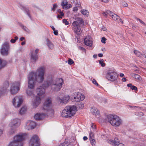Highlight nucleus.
Masks as SVG:
<instances>
[{
    "instance_id": "obj_34",
    "label": "nucleus",
    "mask_w": 146,
    "mask_h": 146,
    "mask_svg": "<svg viewBox=\"0 0 146 146\" xmlns=\"http://www.w3.org/2000/svg\"><path fill=\"white\" fill-rule=\"evenodd\" d=\"M59 146H72V145L67 141H65L61 144Z\"/></svg>"
},
{
    "instance_id": "obj_53",
    "label": "nucleus",
    "mask_w": 146,
    "mask_h": 146,
    "mask_svg": "<svg viewBox=\"0 0 146 146\" xmlns=\"http://www.w3.org/2000/svg\"><path fill=\"white\" fill-rule=\"evenodd\" d=\"M101 1L104 3H107L109 2V0H100Z\"/></svg>"
},
{
    "instance_id": "obj_1",
    "label": "nucleus",
    "mask_w": 146,
    "mask_h": 146,
    "mask_svg": "<svg viewBox=\"0 0 146 146\" xmlns=\"http://www.w3.org/2000/svg\"><path fill=\"white\" fill-rule=\"evenodd\" d=\"M104 121L106 123L109 122L115 127H118L122 123L121 119L115 115H109L106 116Z\"/></svg>"
},
{
    "instance_id": "obj_62",
    "label": "nucleus",
    "mask_w": 146,
    "mask_h": 146,
    "mask_svg": "<svg viewBox=\"0 0 146 146\" xmlns=\"http://www.w3.org/2000/svg\"><path fill=\"white\" fill-rule=\"evenodd\" d=\"M122 80L123 82H125L126 80V79L125 78H123L122 79Z\"/></svg>"
},
{
    "instance_id": "obj_19",
    "label": "nucleus",
    "mask_w": 146,
    "mask_h": 146,
    "mask_svg": "<svg viewBox=\"0 0 146 146\" xmlns=\"http://www.w3.org/2000/svg\"><path fill=\"white\" fill-rule=\"evenodd\" d=\"M36 126V123L33 121H28L26 123V128L28 130L34 129Z\"/></svg>"
},
{
    "instance_id": "obj_8",
    "label": "nucleus",
    "mask_w": 146,
    "mask_h": 146,
    "mask_svg": "<svg viewBox=\"0 0 146 146\" xmlns=\"http://www.w3.org/2000/svg\"><path fill=\"white\" fill-rule=\"evenodd\" d=\"M9 41H5L2 45L0 50L1 54L4 56H8L9 53Z\"/></svg>"
},
{
    "instance_id": "obj_60",
    "label": "nucleus",
    "mask_w": 146,
    "mask_h": 146,
    "mask_svg": "<svg viewBox=\"0 0 146 146\" xmlns=\"http://www.w3.org/2000/svg\"><path fill=\"white\" fill-rule=\"evenodd\" d=\"M25 39V38L23 37H22L20 38V40L21 41H23V40Z\"/></svg>"
},
{
    "instance_id": "obj_23",
    "label": "nucleus",
    "mask_w": 146,
    "mask_h": 146,
    "mask_svg": "<svg viewBox=\"0 0 146 146\" xmlns=\"http://www.w3.org/2000/svg\"><path fill=\"white\" fill-rule=\"evenodd\" d=\"M45 115L44 113H37L35 115L34 118L36 120H40L45 117Z\"/></svg>"
},
{
    "instance_id": "obj_50",
    "label": "nucleus",
    "mask_w": 146,
    "mask_h": 146,
    "mask_svg": "<svg viewBox=\"0 0 146 146\" xmlns=\"http://www.w3.org/2000/svg\"><path fill=\"white\" fill-rule=\"evenodd\" d=\"M57 7V5L56 4H54L53 5V8L52 9V10L53 11H54L55 8Z\"/></svg>"
},
{
    "instance_id": "obj_17",
    "label": "nucleus",
    "mask_w": 146,
    "mask_h": 146,
    "mask_svg": "<svg viewBox=\"0 0 146 146\" xmlns=\"http://www.w3.org/2000/svg\"><path fill=\"white\" fill-rule=\"evenodd\" d=\"M107 13L112 17V19L116 22H119V21L120 22H121L122 23H123L122 20L121 19H119V17L116 14L113 13L111 11H108Z\"/></svg>"
},
{
    "instance_id": "obj_4",
    "label": "nucleus",
    "mask_w": 146,
    "mask_h": 146,
    "mask_svg": "<svg viewBox=\"0 0 146 146\" xmlns=\"http://www.w3.org/2000/svg\"><path fill=\"white\" fill-rule=\"evenodd\" d=\"M76 111V106H67L62 110V116L63 117H70L74 115Z\"/></svg>"
},
{
    "instance_id": "obj_43",
    "label": "nucleus",
    "mask_w": 146,
    "mask_h": 146,
    "mask_svg": "<svg viewBox=\"0 0 146 146\" xmlns=\"http://www.w3.org/2000/svg\"><path fill=\"white\" fill-rule=\"evenodd\" d=\"M68 63L69 65H71L74 63L73 60L71 59H69L68 61Z\"/></svg>"
},
{
    "instance_id": "obj_41",
    "label": "nucleus",
    "mask_w": 146,
    "mask_h": 146,
    "mask_svg": "<svg viewBox=\"0 0 146 146\" xmlns=\"http://www.w3.org/2000/svg\"><path fill=\"white\" fill-rule=\"evenodd\" d=\"M99 63L102 67H104L105 66V64L104 63V60L103 59H101L99 61Z\"/></svg>"
},
{
    "instance_id": "obj_21",
    "label": "nucleus",
    "mask_w": 146,
    "mask_h": 146,
    "mask_svg": "<svg viewBox=\"0 0 146 146\" xmlns=\"http://www.w3.org/2000/svg\"><path fill=\"white\" fill-rule=\"evenodd\" d=\"M41 100L39 97L36 96L33 101V106L34 108H36L40 103Z\"/></svg>"
},
{
    "instance_id": "obj_37",
    "label": "nucleus",
    "mask_w": 146,
    "mask_h": 146,
    "mask_svg": "<svg viewBox=\"0 0 146 146\" xmlns=\"http://www.w3.org/2000/svg\"><path fill=\"white\" fill-rule=\"evenodd\" d=\"M134 53L138 56L140 57L141 56L142 54L139 51L137 50H134Z\"/></svg>"
},
{
    "instance_id": "obj_32",
    "label": "nucleus",
    "mask_w": 146,
    "mask_h": 146,
    "mask_svg": "<svg viewBox=\"0 0 146 146\" xmlns=\"http://www.w3.org/2000/svg\"><path fill=\"white\" fill-rule=\"evenodd\" d=\"M128 87H130V88L132 90H137V88L133 85L131 84H127Z\"/></svg>"
},
{
    "instance_id": "obj_51",
    "label": "nucleus",
    "mask_w": 146,
    "mask_h": 146,
    "mask_svg": "<svg viewBox=\"0 0 146 146\" xmlns=\"http://www.w3.org/2000/svg\"><path fill=\"white\" fill-rule=\"evenodd\" d=\"M136 19L137 20H138L142 24L144 25H145V23H144V22L142 20H140V19L137 18Z\"/></svg>"
},
{
    "instance_id": "obj_10",
    "label": "nucleus",
    "mask_w": 146,
    "mask_h": 146,
    "mask_svg": "<svg viewBox=\"0 0 146 146\" xmlns=\"http://www.w3.org/2000/svg\"><path fill=\"white\" fill-rule=\"evenodd\" d=\"M21 84V82L20 81H16L12 84L10 90L11 94H15L18 92L19 90Z\"/></svg>"
},
{
    "instance_id": "obj_3",
    "label": "nucleus",
    "mask_w": 146,
    "mask_h": 146,
    "mask_svg": "<svg viewBox=\"0 0 146 146\" xmlns=\"http://www.w3.org/2000/svg\"><path fill=\"white\" fill-rule=\"evenodd\" d=\"M44 67H40L37 69L36 72H32L30 74L35 75V77H33V78L36 82L38 83H41L44 79Z\"/></svg>"
},
{
    "instance_id": "obj_14",
    "label": "nucleus",
    "mask_w": 146,
    "mask_h": 146,
    "mask_svg": "<svg viewBox=\"0 0 146 146\" xmlns=\"http://www.w3.org/2000/svg\"><path fill=\"white\" fill-rule=\"evenodd\" d=\"M29 146H40V143L38 137L36 135H34L30 139Z\"/></svg>"
},
{
    "instance_id": "obj_36",
    "label": "nucleus",
    "mask_w": 146,
    "mask_h": 146,
    "mask_svg": "<svg viewBox=\"0 0 146 146\" xmlns=\"http://www.w3.org/2000/svg\"><path fill=\"white\" fill-rule=\"evenodd\" d=\"M90 140L91 144L93 146H94L96 143L95 140L93 138H90Z\"/></svg>"
},
{
    "instance_id": "obj_29",
    "label": "nucleus",
    "mask_w": 146,
    "mask_h": 146,
    "mask_svg": "<svg viewBox=\"0 0 146 146\" xmlns=\"http://www.w3.org/2000/svg\"><path fill=\"white\" fill-rule=\"evenodd\" d=\"M31 58L33 62H35L38 59L37 55L35 54L33 52V51L31 55Z\"/></svg>"
},
{
    "instance_id": "obj_45",
    "label": "nucleus",
    "mask_w": 146,
    "mask_h": 146,
    "mask_svg": "<svg viewBox=\"0 0 146 146\" xmlns=\"http://www.w3.org/2000/svg\"><path fill=\"white\" fill-rule=\"evenodd\" d=\"M122 5L125 7H127L128 6V4L125 1H123L121 3Z\"/></svg>"
},
{
    "instance_id": "obj_6",
    "label": "nucleus",
    "mask_w": 146,
    "mask_h": 146,
    "mask_svg": "<svg viewBox=\"0 0 146 146\" xmlns=\"http://www.w3.org/2000/svg\"><path fill=\"white\" fill-rule=\"evenodd\" d=\"M76 21L72 23L73 26V29L76 33L78 35H80L82 33L80 25L82 26L84 25V22L83 19L81 18L78 17L76 18Z\"/></svg>"
},
{
    "instance_id": "obj_16",
    "label": "nucleus",
    "mask_w": 146,
    "mask_h": 146,
    "mask_svg": "<svg viewBox=\"0 0 146 146\" xmlns=\"http://www.w3.org/2000/svg\"><path fill=\"white\" fill-rule=\"evenodd\" d=\"M9 86V83L7 82H5L3 86H0V97L3 95Z\"/></svg>"
},
{
    "instance_id": "obj_63",
    "label": "nucleus",
    "mask_w": 146,
    "mask_h": 146,
    "mask_svg": "<svg viewBox=\"0 0 146 146\" xmlns=\"http://www.w3.org/2000/svg\"><path fill=\"white\" fill-rule=\"evenodd\" d=\"M117 146H124V145L122 143H119V144H118V145H117Z\"/></svg>"
},
{
    "instance_id": "obj_33",
    "label": "nucleus",
    "mask_w": 146,
    "mask_h": 146,
    "mask_svg": "<svg viewBox=\"0 0 146 146\" xmlns=\"http://www.w3.org/2000/svg\"><path fill=\"white\" fill-rule=\"evenodd\" d=\"M26 111V107L25 106L22 107L19 113L21 114H23L25 113Z\"/></svg>"
},
{
    "instance_id": "obj_40",
    "label": "nucleus",
    "mask_w": 146,
    "mask_h": 146,
    "mask_svg": "<svg viewBox=\"0 0 146 146\" xmlns=\"http://www.w3.org/2000/svg\"><path fill=\"white\" fill-rule=\"evenodd\" d=\"M84 105L83 103L80 102L78 104L77 106L80 109H82L84 107Z\"/></svg>"
},
{
    "instance_id": "obj_11",
    "label": "nucleus",
    "mask_w": 146,
    "mask_h": 146,
    "mask_svg": "<svg viewBox=\"0 0 146 146\" xmlns=\"http://www.w3.org/2000/svg\"><path fill=\"white\" fill-rule=\"evenodd\" d=\"M106 77L108 80L113 82L117 80V75L116 73L114 71L109 70L107 72Z\"/></svg>"
},
{
    "instance_id": "obj_18",
    "label": "nucleus",
    "mask_w": 146,
    "mask_h": 146,
    "mask_svg": "<svg viewBox=\"0 0 146 146\" xmlns=\"http://www.w3.org/2000/svg\"><path fill=\"white\" fill-rule=\"evenodd\" d=\"M20 123V120L17 118H16L11 120L9 124L10 127H14L16 128L18 126Z\"/></svg>"
},
{
    "instance_id": "obj_54",
    "label": "nucleus",
    "mask_w": 146,
    "mask_h": 146,
    "mask_svg": "<svg viewBox=\"0 0 146 146\" xmlns=\"http://www.w3.org/2000/svg\"><path fill=\"white\" fill-rule=\"evenodd\" d=\"M10 42L12 43H14L16 41L15 40V39H12L11 40Z\"/></svg>"
},
{
    "instance_id": "obj_25",
    "label": "nucleus",
    "mask_w": 146,
    "mask_h": 146,
    "mask_svg": "<svg viewBox=\"0 0 146 146\" xmlns=\"http://www.w3.org/2000/svg\"><path fill=\"white\" fill-rule=\"evenodd\" d=\"M7 65V62L0 58V70L4 68Z\"/></svg>"
},
{
    "instance_id": "obj_5",
    "label": "nucleus",
    "mask_w": 146,
    "mask_h": 146,
    "mask_svg": "<svg viewBox=\"0 0 146 146\" xmlns=\"http://www.w3.org/2000/svg\"><path fill=\"white\" fill-rule=\"evenodd\" d=\"M25 133L20 134L15 136L13 141L10 142L8 146H23L22 141L25 138Z\"/></svg>"
},
{
    "instance_id": "obj_47",
    "label": "nucleus",
    "mask_w": 146,
    "mask_h": 146,
    "mask_svg": "<svg viewBox=\"0 0 146 146\" xmlns=\"http://www.w3.org/2000/svg\"><path fill=\"white\" fill-rule=\"evenodd\" d=\"M63 23L65 24L66 25H68L69 24V22L66 19H64L62 20Z\"/></svg>"
},
{
    "instance_id": "obj_56",
    "label": "nucleus",
    "mask_w": 146,
    "mask_h": 146,
    "mask_svg": "<svg viewBox=\"0 0 146 146\" xmlns=\"http://www.w3.org/2000/svg\"><path fill=\"white\" fill-rule=\"evenodd\" d=\"M60 15L61 16L63 17L64 15V14L62 12L60 11Z\"/></svg>"
},
{
    "instance_id": "obj_44",
    "label": "nucleus",
    "mask_w": 146,
    "mask_h": 146,
    "mask_svg": "<svg viewBox=\"0 0 146 146\" xmlns=\"http://www.w3.org/2000/svg\"><path fill=\"white\" fill-rule=\"evenodd\" d=\"M106 39L104 37H103L102 38L101 41L103 43H106Z\"/></svg>"
},
{
    "instance_id": "obj_28",
    "label": "nucleus",
    "mask_w": 146,
    "mask_h": 146,
    "mask_svg": "<svg viewBox=\"0 0 146 146\" xmlns=\"http://www.w3.org/2000/svg\"><path fill=\"white\" fill-rule=\"evenodd\" d=\"M47 45L49 49L52 50L54 48L53 44L48 39H46Z\"/></svg>"
},
{
    "instance_id": "obj_15",
    "label": "nucleus",
    "mask_w": 146,
    "mask_h": 146,
    "mask_svg": "<svg viewBox=\"0 0 146 146\" xmlns=\"http://www.w3.org/2000/svg\"><path fill=\"white\" fill-rule=\"evenodd\" d=\"M73 94V100L74 102H80L83 100L84 98V96L80 93H75Z\"/></svg>"
},
{
    "instance_id": "obj_2",
    "label": "nucleus",
    "mask_w": 146,
    "mask_h": 146,
    "mask_svg": "<svg viewBox=\"0 0 146 146\" xmlns=\"http://www.w3.org/2000/svg\"><path fill=\"white\" fill-rule=\"evenodd\" d=\"M50 84L49 85L51 86L52 89L55 91H58L60 90L62 86L63 83V79L61 78H57L53 80L52 78L48 79L46 81L50 82Z\"/></svg>"
},
{
    "instance_id": "obj_12",
    "label": "nucleus",
    "mask_w": 146,
    "mask_h": 146,
    "mask_svg": "<svg viewBox=\"0 0 146 146\" xmlns=\"http://www.w3.org/2000/svg\"><path fill=\"white\" fill-rule=\"evenodd\" d=\"M35 75L29 74L28 76V87L31 89H33L35 86L36 81L33 78L35 77Z\"/></svg>"
},
{
    "instance_id": "obj_57",
    "label": "nucleus",
    "mask_w": 146,
    "mask_h": 146,
    "mask_svg": "<svg viewBox=\"0 0 146 146\" xmlns=\"http://www.w3.org/2000/svg\"><path fill=\"white\" fill-rule=\"evenodd\" d=\"M80 49L83 51H85V49L82 47H80Z\"/></svg>"
},
{
    "instance_id": "obj_64",
    "label": "nucleus",
    "mask_w": 146,
    "mask_h": 146,
    "mask_svg": "<svg viewBox=\"0 0 146 146\" xmlns=\"http://www.w3.org/2000/svg\"><path fill=\"white\" fill-rule=\"evenodd\" d=\"M119 76L121 77H123L124 76V74L123 73H120L119 74Z\"/></svg>"
},
{
    "instance_id": "obj_31",
    "label": "nucleus",
    "mask_w": 146,
    "mask_h": 146,
    "mask_svg": "<svg viewBox=\"0 0 146 146\" xmlns=\"http://www.w3.org/2000/svg\"><path fill=\"white\" fill-rule=\"evenodd\" d=\"M16 131V128L14 127H11V129L9 132V133L10 135H12L14 134Z\"/></svg>"
},
{
    "instance_id": "obj_27",
    "label": "nucleus",
    "mask_w": 146,
    "mask_h": 146,
    "mask_svg": "<svg viewBox=\"0 0 146 146\" xmlns=\"http://www.w3.org/2000/svg\"><path fill=\"white\" fill-rule=\"evenodd\" d=\"M91 112L93 115H96L99 114V111L97 108L95 107H92L90 110Z\"/></svg>"
},
{
    "instance_id": "obj_59",
    "label": "nucleus",
    "mask_w": 146,
    "mask_h": 146,
    "mask_svg": "<svg viewBox=\"0 0 146 146\" xmlns=\"http://www.w3.org/2000/svg\"><path fill=\"white\" fill-rule=\"evenodd\" d=\"M83 139L84 141H86L88 139V138L86 136H84L83 137Z\"/></svg>"
},
{
    "instance_id": "obj_20",
    "label": "nucleus",
    "mask_w": 146,
    "mask_h": 146,
    "mask_svg": "<svg viewBox=\"0 0 146 146\" xmlns=\"http://www.w3.org/2000/svg\"><path fill=\"white\" fill-rule=\"evenodd\" d=\"M84 42L85 45L91 46L92 45V40L91 37L89 36H86L84 40Z\"/></svg>"
},
{
    "instance_id": "obj_49",
    "label": "nucleus",
    "mask_w": 146,
    "mask_h": 146,
    "mask_svg": "<svg viewBox=\"0 0 146 146\" xmlns=\"http://www.w3.org/2000/svg\"><path fill=\"white\" fill-rule=\"evenodd\" d=\"M89 135L90 139V138H93V137L94 136V134L92 132H90V133H89Z\"/></svg>"
},
{
    "instance_id": "obj_46",
    "label": "nucleus",
    "mask_w": 146,
    "mask_h": 146,
    "mask_svg": "<svg viewBox=\"0 0 146 146\" xmlns=\"http://www.w3.org/2000/svg\"><path fill=\"white\" fill-rule=\"evenodd\" d=\"M92 82L94 84H95L97 86H98L99 84H98V83L97 82L96 80L94 79H93L92 80Z\"/></svg>"
},
{
    "instance_id": "obj_39",
    "label": "nucleus",
    "mask_w": 146,
    "mask_h": 146,
    "mask_svg": "<svg viewBox=\"0 0 146 146\" xmlns=\"http://www.w3.org/2000/svg\"><path fill=\"white\" fill-rule=\"evenodd\" d=\"M27 94L29 96H32L33 95V91L30 90H27Z\"/></svg>"
},
{
    "instance_id": "obj_22",
    "label": "nucleus",
    "mask_w": 146,
    "mask_h": 146,
    "mask_svg": "<svg viewBox=\"0 0 146 146\" xmlns=\"http://www.w3.org/2000/svg\"><path fill=\"white\" fill-rule=\"evenodd\" d=\"M70 98V97L69 95H65L62 99L59 98V102L61 104H66L68 102Z\"/></svg>"
},
{
    "instance_id": "obj_38",
    "label": "nucleus",
    "mask_w": 146,
    "mask_h": 146,
    "mask_svg": "<svg viewBox=\"0 0 146 146\" xmlns=\"http://www.w3.org/2000/svg\"><path fill=\"white\" fill-rule=\"evenodd\" d=\"M21 27L25 31L27 32H29V30L25 26H24L23 25L21 24Z\"/></svg>"
},
{
    "instance_id": "obj_7",
    "label": "nucleus",
    "mask_w": 146,
    "mask_h": 146,
    "mask_svg": "<svg viewBox=\"0 0 146 146\" xmlns=\"http://www.w3.org/2000/svg\"><path fill=\"white\" fill-rule=\"evenodd\" d=\"M50 81H45L42 85V86H40L36 89V93L38 95L40 96L44 94L45 93V90L49 86L50 84Z\"/></svg>"
},
{
    "instance_id": "obj_35",
    "label": "nucleus",
    "mask_w": 146,
    "mask_h": 146,
    "mask_svg": "<svg viewBox=\"0 0 146 146\" xmlns=\"http://www.w3.org/2000/svg\"><path fill=\"white\" fill-rule=\"evenodd\" d=\"M81 12L84 15H86L88 13V11L86 10H82L81 11Z\"/></svg>"
},
{
    "instance_id": "obj_26",
    "label": "nucleus",
    "mask_w": 146,
    "mask_h": 146,
    "mask_svg": "<svg viewBox=\"0 0 146 146\" xmlns=\"http://www.w3.org/2000/svg\"><path fill=\"white\" fill-rule=\"evenodd\" d=\"M68 2L66 1H63L61 3V5L63 9H67L70 8V6H68Z\"/></svg>"
},
{
    "instance_id": "obj_61",
    "label": "nucleus",
    "mask_w": 146,
    "mask_h": 146,
    "mask_svg": "<svg viewBox=\"0 0 146 146\" xmlns=\"http://www.w3.org/2000/svg\"><path fill=\"white\" fill-rule=\"evenodd\" d=\"M98 56L100 57H101L103 56V54L101 53L99 54H98Z\"/></svg>"
},
{
    "instance_id": "obj_52",
    "label": "nucleus",
    "mask_w": 146,
    "mask_h": 146,
    "mask_svg": "<svg viewBox=\"0 0 146 146\" xmlns=\"http://www.w3.org/2000/svg\"><path fill=\"white\" fill-rule=\"evenodd\" d=\"M54 31V33L55 35H58V33L57 30H55Z\"/></svg>"
},
{
    "instance_id": "obj_9",
    "label": "nucleus",
    "mask_w": 146,
    "mask_h": 146,
    "mask_svg": "<svg viewBox=\"0 0 146 146\" xmlns=\"http://www.w3.org/2000/svg\"><path fill=\"white\" fill-rule=\"evenodd\" d=\"M52 102L51 99L48 98L45 100L42 107V110H44V112H46L48 111H52Z\"/></svg>"
},
{
    "instance_id": "obj_42",
    "label": "nucleus",
    "mask_w": 146,
    "mask_h": 146,
    "mask_svg": "<svg viewBox=\"0 0 146 146\" xmlns=\"http://www.w3.org/2000/svg\"><path fill=\"white\" fill-rule=\"evenodd\" d=\"M26 12L30 18H31V16L30 15V12L28 9L25 8V9Z\"/></svg>"
},
{
    "instance_id": "obj_48",
    "label": "nucleus",
    "mask_w": 146,
    "mask_h": 146,
    "mask_svg": "<svg viewBox=\"0 0 146 146\" xmlns=\"http://www.w3.org/2000/svg\"><path fill=\"white\" fill-rule=\"evenodd\" d=\"M108 11H110L109 10H107L105 12H104L102 14L105 17H107L108 15V13H107Z\"/></svg>"
},
{
    "instance_id": "obj_13",
    "label": "nucleus",
    "mask_w": 146,
    "mask_h": 146,
    "mask_svg": "<svg viewBox=\"0 0 146 146\" xmlns=\"http://www.w3.org/2000/svg\"><path fill=\"white\" fill-rule=\"evenodd\" d=\"M23 102L22 97L20 96H16L13 100L12 103L15 108L19 107Z\"/></svg>"
},
{
    "instance_id": "obj_55",
    "label": "nucleus",
    "mask_w": 146,
    "mask_h": 146,
    "mask_svg": "<svg viewBox=\"0 0 146 146\" xmlns=\"http://www.w3.org/2000/svg\"><path fill=\"white\" fill-rule=\"evenodd\" d=\"M38 49H36L35 51V54H37L38 53Z\"/></svg>"
},
{
    "instance_id": "obj_24",
    "label": "nucleus",
    "mask_w": 146,
    "mask_h": 146,
    "mask_svg": "<svg viewBox=\"0 0 146 146\" xmlns=\"http://www.w3.org/2000/svg\"><path fill=\"white\" fill-rule=\"evenodd\" d=\"M108 142L110 144L113 145L115 146L118 145L119 143V140L117 138H115L114 140H110Z\"/></svg>"
},
{
    "instance_id": "obj_30",
    "label": "nucleus",
    "mask_w": 146,
    "mask_h": 146,
    "mask_svg": "<svg viewBox=\"0 0 146 146\" xmlns=\"http://www.w3.org/2000/svg\"><path fill=\"white\" fill-rule=\"evenodd\" d=\"M131 75L132 77L136 79L139 80H140V76L137 74L132 73L131 74Z\"/></svg>"
},
{
    "instance_id": "obj_58",
    "label": "nucleus",
    "mask_w": 146,
    "mask_h": 146,
    "mask_svg": "<svg viewBox=\"0 0 146 146\" xmlns=\"http://www.w3.org/2000/svg\"><path fill=\"white\" fill-rule=\"evenodd\" d=\"M91 127L93 129H95V125L94 124H92Z\"/></svg>"
}]
</instances>
